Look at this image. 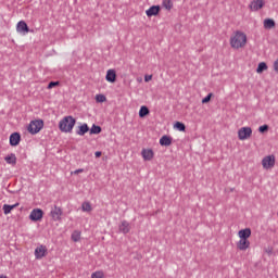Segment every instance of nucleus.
Returning <instances> with one entry per match:
<instances>
[{
    "instance_id": "obj_19",
    "label": "nucleus",
    "mask_w": 278,
    "mask_h": 278,
    "mask_svg": "<svg viewBox=\"0 0 278 278\" xmlns=\"http://www.w3.org/2000/svg\"><path fill=\"white\" fill-rule=\"evenodd\" d=\"M90 131V127H88V124H83L78 127V130L76 131L77 136H86Z\"/></svg>"
},
{
    "instance_id": "obj_10",
    "label": "nucleus",
    "mask_w": 278,
    "mask_h": 278,
    "mask_svg": "<svg viewBox=\"0 0 278 278\" xmlns=\"http://www.w3.org/2000/svg\"><path fill=\"white\" fill-rule=\"evenodd\" d=\"M45 255H47V247L40 245V247L36 248V250H35L36 260H42V257H45Z\"/></svg>"
},
{
    "instance_id": "obj_12",
    "label": "nucleus",
    "mask_w": 278,
    "mask_h": 278,
    "mask_svg": "<svg viewBox=\"0 0 278 278\" xmlns=\"http://www.w3.org/2000/svg\"><path fill=\"white\" fill-rule=\"evenodd\" d=\"M141 155L146 162H151V160H153L154 153H153V150L151 149H143L141 151Z\"/></svg>"
},
{
    "instance_id": "obj_26",
    "label": "nucleus",
    "mask_w": 278,
    "mask_h": 278,
    "mask_svg": "<svg viewBox=\"0 0 278 278\" xmlns=\"http://www.w3.org/2000/svg\"><path fill=\"white\" fill-rule=\"evenodd\" d=\"M72 240H73V242H79V240H81V232L78 230H75L72 233Z\"/></svg>"
},
{
    "instance_id": "obj_37",
    "label": "nucleus",
    "mask_w": 278,
    "mask_h": 278,
    "mask_svg": "<svg viewBox=\"0 0 278 278\" xmlns=\"http://www.w3.org/2000/svg\"><path fill=\"white\" fill-rule=\"evenodd\" d=\"M74 173L75 175H78V173H84V169H76Z\"/></svg>"
},
{
    "instance_id": "obj_34",
    "label": "nucleus",
    "mask_w": 278,
    "mask_h": 278,
    "mask_svg": "<svg viewBox=\"0 0 278 278\" xmlns=\"http://www.w3.org/2000/svg\"><path fill=\"white\" fill-rule=\"evenodd\" d=\"M212 101V93H208L204 99H202V103H210Z\"/></svg>"
},
{
    "instance_id": "obj_11",
    "label": "nucleus",
    "mask_w": 278,
    "mask_h": 278,
    "mask_svg": "<svg viewBox=\"0 0 278 278\" xmlns=\"http://www.w3.org/2000/svg\"><path fill=\"white\" fill-rule=\"evenodd\" d=\"M251 247V242L249 239H240L239 242L237 243V249L239 251H247Z\"/></svg>"
},
{
    "instance_id": "obj_35",
    "label": "nucleus",
    "mask_w": 278,
    "mask_h": 278,
    "mask_svg": "<svg viewBox=\"0 0 278 278\" xmlns=\"http://www.w3.org/2000/svg\"><path fill=\"white\" fill-rule=\"evenodd\" d=\"M151 79H153L152 75H146L144 76V81H151Z\"/></svg>"
},
{
    "instance_id": "obj_14",
    "label": "nucleus",
    "mask_w": 278,
    "mask_h": 278,
    "mask_svg": "<svg viewBox=\"0 0 278 278\" xmlns=\"http://www.w3.org/2000/svg\"><path fill=\"white\" fill-rule=\"evenodd\" d=\"M238 236L241 240H249L251 238V228L239 230Z\"/></svg>"
},
{
    "instance_id": "obj_27",
    "label": "nucleus",
    "mask_w": 278,
    "mask_h": 278,
    "mask_svg": "<svg viewBox=\"0 0 278 278\" xmlns=\"http://www.w3.org/2000/svg\"><path fill=\"white\" fill-rule=\"evenodd\" d=\"M175 129H178V131H186V124L181 122H176L174 124Z\"/></svg>"
},
{
    "instance_id": "obj_2",
    "label": "nucleus",
    "mask_w": 278,
    "mask_h": 278,
    "mask_svg": "<svg viewBox=\"0 0 278 278\" xmlns=\"http://www.w3.org/2000/svg\"><path fill=\"white\" fill-rule=\"evenodd\" d=\"M77 123V119H75L73 116H65L60 123H59V129L60 131H63L64 134H71L73 131V127H75V124Z\"/></svg>"
},
{
    "instance_id": "obj_1",
    "label": "nucleus",
    "mask_w": 278,
    "mask_h": 278,
    "mask_svg": "<svg viewBox=\"0 0 278 278\" xmlns=\"http://www.w3.org/2000/svg\"><path fill=\"white\" fill-rule=\"evenodd\" d=\"M247 46V35L240 30L235 33V36L230 38V47L232 49H242Z\"/></svg>"
},
{
    "instance_id": "obj_30",
    "label": "nucleus",
    "mask_w": 278,
    "mask_h": 278,
    "mask_svg": "<svg viewBox=\"0 0 278 278\" xmlns=\"http://www.w3.org/2000/svg\"><path fill=\"white\" fill-rule=\"evenodd\" d=\"M96 100L98 103H105V101L108 100V98H105L104 94H97L96 96Z\"/></svg>"
},
{
    "instance_id": "obj_29",
    "label": "nucleus",
    "mask_w": 278,
    "mask_h": 278,
    "mask_svg": "<svg viewBox=\"0 0 278 278\" xmlns=\"http://www.w3.org/2000/svg\"><path fill=\"white\" fill-rule=\"evenodd\" d=\"M163 7L165 8V10H172L173 9V1L164 0L163 1Z\"/></svg>"
},
{
    "instance_id": "obj_32",
    "label": "nucleus",
    "mask_w": 278,
    "mask_h": 278,
    "mask_svg": "<svg viewBox=\"0 0 278 278\" xmlns=\"http://www.w3.org/2000/svg\"><path fill=\"white\" fill-rule=\"evenodd\" d=\"M55 86H60V81H50L48 84V90H51V88H55Z\"/></svg>"
},
{
    "instance_id": "obj_8",
    "label": "nucleus",
    "mask_w": 278,
    "mask_h": 278,
    "mask_svg": "<svg viewBox=\"0 0 278 278\" xmlns=\"http://www.w3.org/2000/svg\"><path fill=\"white\" fill-rule=\"evenodd\" d=\"M16 30L18 34H29V26H27V23L25 21H20L16 26Z\"/></svg>"
},
{
    "instance_id": "obj_23",
    "label": "nucleus",
    "mask_w": 278,
    "mask_h": 278,
    "mask_svg": "<svg viewBox=\"0 0 278 278\" xmlns=\"http://www.w3.org/2000/svg\"><path fill=\"white\" fill-rule=\"evenodd\" d=\"M264 71H268V65L266 64V62L258 63L256 73L262 74V73H264Z\"/></svg>"
},
{
    "instance_id": "obj_36",
    "label": "nucleus",
    "mask_w": 278,
    "mask_h": 278,
    "mask_svg": "<svg viewBox=\"0 0 278 278\" xmlns=\"http://www.w3.org/2000/svg\"><path fill=\"white\" fill-rule=\"evenodd\" d=\"M94 155H96V157H101L102 152H101V151H97V152L94 153Z\"/></svg>"
},
{
    "instance_id": "obj_17",
    "label": "nucleus",
    "mask_w": 278,
    "mask_h": 278,
    "mask_svg": "<svg viewBox=\"0 0 278 278\" xmlns=\"http://www.w3.org/2000/svg\"><path fill=\"white\" fill-rule=\"evenodd\" d=\"M160 144L161 147H170L173 144V138L165 135L160 139Z\"/></svg>"
},
{
    "instance_id": "obj_5",
    "label": "nucleus",
    "mask_w": 278,
    "mask_h": 278,
    "mask_svg": "<svg viewBox=\"0 0 278 278\" xmlns=\"http://www.w3.org/2000/svg\"><path fill=\"white\" fill-rule=\"evenodd\" d=\"M45 216V212L42 208H34L30 212L29 219L33 220V223H38V220H42V217Z\"/></svg>"
},
{
    "instance_id": "obj_16",
    "label": "nucleus",
    "mask_w": 278,
    "mask_h": 278,
    "mask_svg": "<svg viewBox=\"0 0 278 278\" xmlns=\"http://www.w3.org/2000/svg\"><path fill=\"white\" fill-rule=\"evenodd\" d=\"M51 216L53 220H61L62 218V208L54 206V210L51 211Z\"/></svg>"
},
{
    "instance_id": "obj_15",
    "label": "nucleus",
    "mask_w": 278,
    "mask_h": 278,
    "mask_svg": "<svg viewBox=\"0 0 278 278\" xmlns=\"http://www.w3.org/2000/svg\"><path fill=\"white\" fill-rule=\"evenodd\" d=\"M105 79H106V81H110V84H114L116 81V71L115 70H109L106 72Z\"/></svg>"
},
{
    "instance_id": "obj_33",
    "label": "nucleus",
    "mask_w": 278,
    "mask_h": 278,
    "mask_svg": "<svg viewBox=\"0 0 278 278\" xmlns=\"http://www.w3.org/2000/svg\"><path fill=\"white\" fill-rule=\"evenodd\" d=\"M103 271H96L91 275V278H103Z\"/></svg>"
},
{
    "instance_id": "obj_4",
    "label": "nucleus",
    "mask_w": 278,
    "mask_h": 278,
    "mask_svg": "<svg viewBox=\"0 0 278 278\" xmlns=\"http://www.w3.org/2000/svg\"><path fill=\"white\" fill-rule=\"evenodd\" d=\"M253 136V129L251 127H242L238 130L239 140H249Z\"/></svg>"
},
{
    "instance_id": "obj_21",
    "label": "nucleus",
    "mask_w": 278,
    "mask_h": 278,
    "mask_svg": "<svg viewBox=\"0 0 278 278\" xmlns=\"http://www.w3.org/2000/svg\"><path fill=\"white\" fill-rule=\"evenodd\" d=\"M15 207H18V203L10 205V204H4L2 206V210L4 212V214L8 216V214H10L12 212V210H14Z\"/></svg>"
},
{
    "instance_id": "obj_13",
    "label": "nucleus",
    "mask_w": 278,
    "mask_h": 278,
    "mask_svg": "<svg viewBox=\"0 0 278 278\" xmlns=\"http://www.w3.org/2000/svg\"><path fill=\"white\" fill-rule=\"evenodd\" d=\"M160 5H152L149 10L146 11L147 16H157L160 14Z\"/></svg>"
},
{
    "instance_id": "obj_6",
    "label": "nucleus",
    "mask_w": 278,
    "mask_h": 278,
    "mask_svg": "<svg viewBox=\"0 0 278 278\" xmlns=\"http://www.w3.org/2000/svg\"><path fill=\"white\" fill-rule=\"evenodd\" d=\"M262 165L266 170H268V168H273L275 166V155L265 156L262 160Z\"/></svg>"
},
{
    "instance_id": "obj_9",
    "label": "nucleus",
    "mask_w": 278,
    "mask_h": 278,
    "mask_svg": "<svg viewBox=\"0 0 278 278\" xmlns=\"http://www.w3.org/2000/svg\"><path fill=\"white\" fill-rule=\"evenodd\" d=\"M10 144H11V147H18V144H21V134H18V132L11 134Z\"/></svg>"
},
{
    "instance_id": "obj_38",
    "label": "nucleus",
    "mask_w": 278,
    "mask_h": 278,
    "mask_svg": "<svg viewBox=\"0 0 278 278\" xmlns=\"http://www.w3.org/2000/svg\"><path fill=\"white\" fill-rule=\"evenodd\" d=\"M0 278H8V276H5V275H0Z\"/></svg>"
},
{
    "instance_id": "obj_24",
    "label": "nucleus",
    "mask_w": 278,
    "mask_h": 278,
    "mask_svg": "<svg viewBox=\"0 0 278 278\" xmlns=\"http://www.w3.org/2000/svg\"><path fill=\"white\" fill-rule=\"evenodd\" d=\"M149 113H150L149 108L141 106L139 111V117L144 118V116H149Z\"/></svg>"
},
{
    "instance_id": "obj_7",
    "label": "nucleus",
    "mask_w": 278,
    "mask_h": 278,
    "mask_svg": "<svg viewBox=\"0 0 278 278\" xmlns=\"http://www.w3.org/2000/svg\"><path fill=\"white\" fill-rule=\"evenodd\" d=\"M249 8L252 12H257L258 10H262V8H264V0H253L250 3Z\"/></svg>"
},
{
    "instance_id": "obj_31",
    "label": "nucleus",
    "mask_w": 278,
    "mask_h": 278,
    "mask_svg": "<svg viewBox=\"0 0 278 278\" xmlns=\"http://www.w3.org/2000/svg\"><path fill=\"white\" fill-rule=\"evenodd\" d=\"M268 129H269V126L266 124L258 127L260 134H266V131H268Z\"/></svg>"
},
{
    "instance_id": "obj_25",
    "label": "nucleus",
    "mask_w": 278,
    "mask_h": 278,
    "mask_svg": "<svg viewBox=\"0 0 278 278\" xmlns=\"http://www.w3.org/2000/svg\"><path fill=\"white\" fill-rule=\"evenodd\" d=\"M101 131H102V128H101V126H97V125H92V127L89 129V132H90V135H98V134H101Z\"/></svg>"
},
{
    "instance_id": "obj_20",
    "label": "nucleus",
    "mask_w": 278,
    "mask_h": 278,
    "mask_svg": "<svg viewBox=\"0 0 278 278\" xmlns=\"http://www.w3.org/2000/svg\"><path fill=\"white\" fill-rule=\"evenodd\" d=\"M7 164H12V166H16V154L11 153L10 155L4 157Z\"/></svg>"
},
{
    "instance_id": "obj_28",
    "label": "nucleus",
    "mask_w": 278,
    "mask_h": 278,
    "mask_svg": "<svg viewBox=\"0 0 278 278\" xmlns=\"http://www.w3.org/2000/svg\"><path fill=\"white\" fill-rule=\"evenodd\" d=\"M81 207L83 212H92V205H90V202H84Z\"/></svg>"
},
{
    "instance_id": "obj_3",
    "label": "nucleus",
    "mask_w": 278,
    "mask_h": 278,
    "mask_svg": "<svg viewBox=\"0 0 278 278\" xmlns=\"http://www.w3.org/2000/svg\"><path fill=\"white\" fill-rule=\"evenodd\" d=\"M45 127V122L42 119H35L31 121L30 124L28 125L27 130L29 134L36 135Z\"/></svg>"
},
{
    "instance_id": "obj_22",
    "label": "nucleus",
    "mask_w": 278,
    "mask_h": 278,
    "mask_svg": "<svg viewBox=\"0 0 278 278\" xmlns=\"http://www.w3.org/2000/svg\"><path fill=\"white\" fill-rule=\"evenodd\" d=\"M273 27H275V20H273V18L264 20V28L265 29H273Z\"/></svg>"
},
{
    "instance_id": "obj_18",
    "label": "nucleus",
    "mask_w": 278,
    "mask_h": 278,
    "mask_svg": "<svg viewBox=\"0 0 278 278\" xmlns=\"http://www.w3.org/2000/svg\"><path fill=\"white\" fill-rule=\"evenodd\" d=\"M119 231L122 233H129V231H131V226L128 224L127 220L122 222V224L119 225Z\"/></svg>"
}]
</instances>
